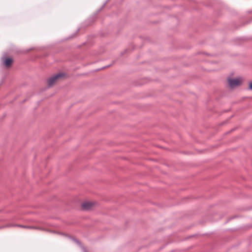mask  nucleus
Here are the masks:
<instances>
[{"label":"nucleus","mask_w":252,"mask_h":252,"mask_svg":"<svg viewBox=\"0 0 252 252\" xmlns=\"http://www.w3.org/2000/svg\"><path fill=\"white\" fill-rule=\"evenodd\" d=\"M95 205V202L93 201H85L81 205L82 208L85 210H89Z\"/></svg>","instance_id":"f257e3e1"},{"label":"nucleus","mask_w":252,"mask_h":252,"mask_svg":"<svg viewBox=\"0 0 252 252\" xmlns=\"http://www.w3.org/2000/svg\"><path fill=\"white\" fill-rule=\"evenodd\" d=\"M228 82L229 86L231 88H233L235 87L240 86L241 85V81L239 79H228Z\"/></svg>","instance_id":"f03ea898"},{"label":"nucleus","mask_w":252,"mask_h":252,"mask_svg":"<svg viewBox=\"0 0 252 252\" xmlns=\"http://www.w3.org/2000/svg\"><path fill=\"white\" fill-rule=\"evenodd\" d=\"M1 60L3 64L7 67H10L13 63V60L10 58H5L3 57Z\"/></svg>","instance_id":"20e7f679"},{"label":"nucleus","mask_w":252,"mask_h":252,"mask_svg":"<svg viewBox=\"0 0 252 252\" xmlns=\"http://www.w3.org/2000/svg\"><path fill=\"white\" fill-rule=\"evenodd\" d=\"M249 89L251 90H252V82H250L249 83Z\"/></svg>","instance_id":"423d86ee"},{"label":"nucleus","mask_w":252,"mask_h":252,"mask_svg":"<svg viewBox=\"0 0 252 252\" xmlns=\"http://www.w3.org/2000/svg\"><path fill=\"white\" fill-rule=\"evenodd\" d=\"M18 226L23 227V228H33V227H30V226H24V225H18Z\"/></svg>","instance_id":"39448f33"},{"label":"nucleus","mask_w":252,"mask_h":252,"mask_svg":"<svg viewBox=\"0 0 252 252\" xmlns=\"http://www.w3.org/2000/svg\"><path fill=\"white\" fill-rule=\"evenodd\" d=\"M72 240L74 241L76 243L79 244V242L78 240L74 239H72Z\"/></svg>","instance_id":"0eeeda50"},{"label":"nucleus","mask_w":252,"mask_h":252,"mask_svg":"<svg viewBox=\"0 0 252 252\" xmlns=\"http://www.w3.org/2000/svg\"><path fill=\"white\" fill-rule=\"evenodd\" d=\"M63 76L62 73H59L49 78L48 81V84L49 86H52L56 81Z\"/></svg>","instance_id":"7ed1b4c3"}]
</instances>
